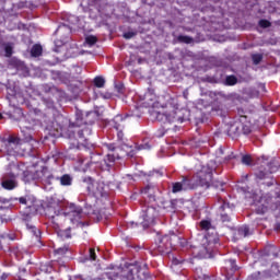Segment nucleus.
<instances>
[{"label":"nucleus","instance_id":"obj_1","mask_svg":"<svg viewBox=\"0 0 280 280\" xmlns=\"http://www.w3.org/2000/svg\"><path fill=\"white\" fill-rule=\"evenodd\" d=\"M19 176H23L24 183H30V180H42V183H47L51 178V173L45 166L35 170L32 167L31 171H25V164H10L7 172L0 178V189H5L7 191H12L19 187Z\"/></svg>","mask_w":280,"mask_h":280},{"label":"nucleus","instance_id":"obj_2","mask_svg":"<svg viewBox=\"0 0 280 280\" xmlns=\"http://www.w3.org/2000/svg\"><path fill=\"white\" fill-rule=\"evenodd\" d=\"M199 228L201 231L212 232L211 234L208 233L202 237L200 246L194 249L192 255L199 259H209L213 257V253L218 250V246H220V238L218 237V234H215V229L211 225V221H200Z\"/></svg>","mask_w":280,"mask_h":280},{"label":"nucleus","instance_id":"obj_3","mask_svg":"<svg viewBox=\"0 0 280 280\" xmlns=\"http://www.w3.org/2000/svg\"><path fill=\"white\" fill-rule=\"evenodd\" d=\"M213 166L206 165L202 166L200 171L196 173L192 179L184 178L183 182H177L173 184V194H178V191H187V189H194L195 187H209L213 182Z\"/></svg>","mask_w":280,"mask_h":280},{"label":"nucleus","instance_id":"obj_4","mask_svg":"<svg viewBox=\"0 0 280 280\" xmlns=\"http://www.w3.org/2000/svg\"><path fill=\"white\" fill-rule=\"evenodd\" d=\"M55 34L63 37V39L55 40V51H58V47H65V45H67V38H69V35L71 34V26H69V24H61L58 26Z\"/></svg>","mask_w":280,"mask_h":280},{"label":"nucleus","instance_id":"obj_5","mask_svg":"<svg viewBox=\"0 0 280 280\" xmlns=\"http://www.w3.org/2000/svg\"><path fill=\"white\" fill-rule=\"evenodd\" d=\"M60 211H62V201L50 198L47 203L46 213L49 218H56V215H60Z\"/></svg>","mask_w":280,"mask_h":280},{"label":"nucleus","instance_id":"obj_6","mask_svg":"<svg viewBox=\"0 0 280 280\" xmlns=\"http://www.w3.org/2000/svg\"><path fill=\"white\" fill-rule=\"evenodd\" d=\"M84 183H86V188L90 194H93L94 196H104V184L94 182L91 177H88Z\"/></svg>","mask_w":280,"mask_h":280},{"label":"nucleus","instance_id":"obj_7","mask_svg":"<svg viewBox=\"0 0 280 280\" xmlns=\"http://www.w3.org/2000/svg\"><path fill=\"white\" fill-rule=\"evenodd\" d=\"M69 209L70 211L67 214V220L73 224H80V220H82V208L71 203Z\"/></svg>","mask_w":280,"mask_h":280},{"label":"nucleus","instance_id":"obj_8","mask_svg":"<svg viewBox=\"0 0 280 280\" xmlns=\"http://www.w3.org/2000/svg\"><path fill=\"white\" fill-rule=\"evenodd\" d=\"M143 214H142V218H143V221H142V226L144 229H148V226L154 224V220L156 219V214L155 213V210L154 208L152 207H148L145 210H143Z\"/></svg>","mask_w":280,"mask_h":280},{"label":"nucleus","instance_id":"obj_9","mask_svg":"<svg viewBox=\"0 0 280 280\" xmlns=\"http://www.w3.org/2000/svg\"><path fill=\"white\" fill-rule=\"evenodd\" d=\"M275 202V199H270V201H267V205H261V206H258V208L256 209V213H258L259 215H264V213H266V211H268V209H271L272 211L275 210H279L280 211V198L279 200Z\"/></svg>","mask_w":280,"mask_h":280},{"label":"nucleus","instance_id":"obj_10","mask_svg":"<svg viewBox=\"0 0 280 280\" xmlns=\"http://www.w3.org/2000/svg\"><path fill=\"white\" fill-rule=\"evenodd\" d=\"M19 143V139L16 138H9L8 141H4V145H5V152L7 154H9L10 156H12V154H14V149L16 148V144Z\"/></svg>","mask_w":280,"mask_h":280},{"label":"nucleus","instance_id":"obj_11","mask_svg":"<svg viewBox=\"0 0 280 280\" xmlns=\"http://www.w3.org/2000/svg\"><path fill=\"white\" fill-rule=\"evenodd\" d=\"M19 200L21 205H25L28 209L36 210V198L26 196L21 197Z\"/></svg>","mask_w":280,"mask_h":280},{"label":"nucleus","instance_id":"obj_12","mask_svg":"<svg viewBox=\"0 0 280 280\" xmlns=\"http://www.w3.org/2000/svg\"><path fill=\"white\" fill-rule=\"evenodd\" d=\"M230 137H237L242 135V122H234L228 130Z\"/></svg>","mask_w":280,"mask_h":280},{"label":"nucleus","instance_id":"obj_13","mask_svg":"<svg viewBox=\"0 0 280 280\" xmlns=\"http://www.w3.org/2000/svg\"><path fill=\"white\" fill-rule=\"evenodd\" d=\"M122 273H109L108 279L110 280H132V273H130L129 276H125L126 271H121Z\"/></svg>","mask_w":280,"mask_h":280},{"label":"nucleus","instance_id":"obj_14","mask_svg":"<svg viewBox=\"0 0 280 280\" xmlns=\"http://www.w3.org/2000/svg\"><path fill=\"white\" fill-rule=\"evenodd\" d=\"M225 268L226 270L230 269V272L225 275L226 279H229V276H231L233 272H235V270H237V265H235L234 259H230L225 261Z\"/></svg>","mask_w":280,"mask_h":280},{"label":"nucleus","instance_id":"obj_15","mask_svg":"<svg viewBox=\"0 0 280 280\" xmlns=\"http://www.w3.org/2000/svg\"><path fill=\"white\" fill-rule=\"evenodd\" d=\"M270 277V273L268 271L265 272H258L256 275H252L247 280H266Z\"/></svg>","mask_w":280,"mask_h":280},{"label":"nucleus","instance_id":"obj_16","mask_svg":"<svg viewBox=\"0 0 280 280\" xmlns=\"http://www.w3.org/2000/svg\"><path fill=\"white\" fill-rule=\"evenodd\" d=\"M43 54V46L42 45H34L31 49V55L33 56V58H38V56H40Z\"/></svg>","mask_w":280,"mask_h":280},{"label":"nucleus","instance_id":"obj_17","mask_svg":"<svg viewBox=\"0 0 280 280\" xmlns=\"http://www.w3.org/2000/svg\"><path fill=\"white\" fill-rule=\"evenodd\" d=\"M59 180H60V185H62L63 187H69L71 183H73V178L70 177V175L68 174L61 176Z\"/></svg>","mask_w":280,"mask_h":280},{"label":"nucleus","instance_id":"obj_18","mask_svg":"<svg viewBox=\"0 0 280 280\" xmlns=\"http://www.w3.org/2000/svg\"><path fill=\"white\" fill-rule=\"evenodd\" d=\"M121 121H124V118L119 115H117L116 117H114V119L112 120V126H114V128L116 130H119L121 128Z\"/></svg>","mask_w":280,"mask_h":280},{"label":"nucleus","instance_id":"obj_19","mask_svg":"<svg viewBox=\"0 0 280 280\" xmlns=\"http://www.w3.org/2000/svg\"><path fill=\"white\" fill-rule=\"evenodd\" d=\"M152 187L147 186L145 188L142 189L141 194L142 196H148L149 200H155L154 196L152 195Z\"/></svg>","mask_w":280,"mask_h":280},{"label":"nucleus","instance_id":"obj_20","mask_svg":"<svg viewBox=\"0 0 280 280\" xmlns=\"http://www.w3.org/2000/svg\"><path fill=\"white\" fill-rule=\"evenodd\" d=\"M237 233H238L240 237H248V235H249L248 226L243 225V226L238 228Z\"/></svg>","mask_w":280,"mask_h":280},{"label":"nucleus","instance_id":"obj_21","mask_svg":"<svg viewBox=\"0 0 280 280\" xmlns=\"http://www.w3.org/2000/svg\"><path fill=\"white\" fill-rule=\"evenodd\" d=\"M177 40H178L179 43H185L186 45H189V44L194 43V39H192L191 37L185 36V35H179V36L177 37Z\"/></svg>","mask_w":280,"mask_h":280},{"label":"nucleus","instance_id":"obj_22","mask_svg":"<svg viewBox=\"0 0 280 280\" xmlns=\"http://www.w3.org/2000/svg\"><path fill=\"white\" fill-rule=\"evenodd\" d=\"M94 84L95 86H97L98 89H103L104 84H106V81L104 80V78L102 77H96L94 79Z\"/></svg>","mask_w":280,"mask_h":280},{"label":"nucleus","instance_id":"obj_23","mask_svg":"<svg viewBox=\"0 0 280 280\" xmlns=\"http://www.w3.org/2000/svg\"><path fill=\"white\" fill-rule=\"evenodd\" d=\"M85 43H88V45L90 47H93V45H95V43H97V37L90 35V36L85 37Z\"/></svg>","mask_w":280,"mask_h":280},{"label":"nucleus","instance_id":"obj_24","mask_svg":"<svg viewBox=\"0 0 280 280\" xmlns=\"http://www.w3.org/2000/svg\"><path fill=\"white\" fill-rule=\"evenodd\" d=\"M13 49L14 47L12 46V44H5L4 51H5L7 58H10V56H12Z\"/></svg>","mask_w":280,"mask_h":280},{"label":"nucleus","instance_id":"obj_25","mask_svg":"<svg viewBox=\"0 0 280 280\" xmlns=\"http://www.w3.org/2000/svg\"><path fill=\"white\" fill-rule=\"evenodd\" d=\"M225 82L229 86H233L237 84V78H235L234 75L226 77Z\"/></svg>","mask_w":280,"mask_h":280},{"label":"nucleus","instance_id":"obj_26","mask_svg":"<svg viewBox=\"0 0 280 280\" xmlns=\"http://www.w3.org/2000/svg\"><path fill=\"white\" fill-rule=\"evenodd\" d=\"M242 163L243 165H253V158L250 155H243Z\"/></svg>","mask_w":280,"mask_h":280},{"label":"nucleus","instance_id":"obj_27","mask_svg":"<svg viewBox=\"0 0 280 280\" xmlns=\"http://www.w3.org/2000/svg\"><path fill=\"white\" fill-rule=\"evenodd\" d=\"M27 228L30 229L31 233H33V235L36 237V240L40 237V230L36 229V226L27 225Z\"/></svg>","mask_w":280,"mask_h":280},{"label":"nucleus","instance_id":"obj_28","mask_svg":"<svg viewBox=\"0 0 280 280\" xmlns=\"http://www.w3.org/2000/svg\"><path fill=\"white\" fill-rule=\"evenodd\" d=\"M262 58L264 57L259 54L253 55V57H252L254 65H259L261 62Z\"/></svg>","mask_w":280,"mask_h":280},{"label":"nucleus","instance_id":"obj_29","mask_svg":"<svg viewBox=\"0 0 280 280\" xmlns=\"http://www.w3.org/2000/svg\"><path fill=\"white\" fill-rule=\"evenodd\" d=\"M78 21H79L78 16H75V15H69L68 16V22H69L70 25H77Z\"/></svg>","mask_w":280,"mask_h":280},{"label":"nucleus","instance_id":"obj_30","mask_svg":"<svg viewBox=\"0 0 280 280\" xmlns=\"http://www.w3.org/2000/svg\"><path fill=\"white\" fill-rule=\"evenodd\" d=\"M84 135H91V130L89 128H85L78 132L80 139H84Z\"/></svg>","mask_w":280,"mask_h":280},{"label":"nucleus","instance_id":"obj_31","mask_svg":"<svg viewBox=\"0 0 280 280\" xmlns=\"http://www.w3.org/2000/svg\"><path fill=\"white\" fill-rule=\"evenodd\" d=\"M220 209H221V211H226V213H229V211H231V205H229L226 201H223Z\"/></svg>","mask_w":280,"mask_h":280},{"label":"nucleus","instance_id":"obj_32","mask_svg":"<svg viewBox=\"0 0 280 280\" xmlns=\"http://www.w3.org/2000/svg\"><path fill=\"white\" fill-rule=\"evenodd\" d=\"M61 237H65L66 240H69L71 237V229H68L66 231L60 232Z\"/></svg>","mask_w":280,"mask_h":280},{"label":"nucleus","instance_id":"obj_33","mask_svg":"<svg viewBox=\"0 0 280 280\" xmlns=\"http://www.w3.org/2000/svg\"><path fill=\"white\" fill-rule=\"evenodd\" d=\"M195 280H217L214 277H209L207 275L197 276Z\"/></svg>","mask_w":280,"mask_h":280},{"label":"nucleus","instance_id":"obj_34","mask_svg":"<svg viewBox=\"0 0 280 280\" xmlns=\"http://www.w3.org/2000/svg\"><path fill=\"white\" fill-rule=\"evenodd\" d=\"M68 250H69V248H67V247H60V248L56 249L55 253H56V255H66Z\"/></svg>","mask_w":280,"mask_h":280},{"label":"nucleus","instance_id":"obj_35","mask_svg":"<svg viewBox=\"0 0 280 280\" xmlns=\"http://www.w3.org/2000/svg\"><path fill=\"white\" fill-rule=\"evenodd\" d=\"M116 159H119V155H115L113 153L107 154V161H109V163H115Z\"/></svg>","mask_w":280,"mask_h":280},{"label":"nucleus","instance_id":"obj_36","mask_svg":"<svg viewBox=\"0 0 280 280\" xmlns=\"http://www.w3.org/2000/svg\"><path fill=\"white\" fill-rule=\"evenodd\" d=\"M89 257L92 261H95V259L97 258V256L95 255V249L90 248Z\"/></svg>","mask_w":280,"mask_h":280},{"label":"nucleus","instance_id":"obj_37","mask_svg":"<svg viewBox=\"0 0 280 280\" xmlns=\"http://www.w3.org/2000/svg\"><path fill=\"white\" fill-rule=\"evenodd\" d=\"M260 27H270V22L268 20H260L259 21Z\"/></svg>","mask_w":280,"mask_h":280},{"label":"nucleus","instance_id":"obj_38","mask_svg":"<svg viewBox=\"0 0 280 280\" xmlns=\"http://www.w3.org/2000/svg\"><path fill=\"white\" fill-rule=\"evenodd\" d=\"M178 264H183V260L182 259H178L176 257H173L172 259V265L173 266H178Z\"/></svg>","mask_w":280,"mask_h":280},{"label":"nucleus","instance_id":"obj_39","mask_svg":"<svg viewBox=\"0 0 280 280\" xmlns=\"http://www.w3.org/2000/svg\"><path fill=\"white\" fill-rule=\"evenodd\" d=\"M137 150H150V145L148 143L141 144L137 148Z\"/></svg>","mask_w":280,"mask_h":280},{"label":"nucleus","instance_id":"obj_40","mask_svg":"<svg viewBox=\"0 0 280 280\" xmlns=\"http://www.w3.org/2000/svg\"><path fill=\"white\" fill-rule=\"evenodd\" d=\"M221 220L223 221V222H229V214H221Z\"/></svg>","mask_w":280,"mask_h":280},{"label":"nucleus","instance_id":"obj_41","mask_svg":"<svg viewBox=\"0 0 280 280\" xmlns=\"http://www.w3.org/2000/svg\"><path fill=\"white\" fill-rule=\"evenodd\" d=\"M54 128L57 130V132H60V130H62V125H57L56 127V122H54Z\"/></svg>","mask_w":280,"mask_h":280},{"label":"nucleus","instance_id":"obj_42","mask_svg":"<svg viewBox=\"0 0 280 280\" xmlns=\"http://www.w3.org/2000/svg\"><path fill=\"white\" fill-rule=\"evenodd\" d=\"M107 149H109L110 152H115V145L114 144H107Z\"/></svg>","mask_w":280,"mask_h":280},{"label":"nucleus","instance_id":"obj_43","mask_svg":"<svg viewBox=\"0 0 280 280\" xmlns=\"http://www.w3.org/2000/svg\"><path fill=\"white\" fill-rule=\"evenodd\" d=\"M124 36H125V38H132V36H135V34H132V33H125Z\"/></svg>","mask_w":280,"mask_h":280},{"label":"nucleus","instance_id":"obj_44","mask_svg":"<svg viewBox=\"0 0 280 280\" xmlns=\"http://www.w3.org/2000/svg\"><path fill=\"white\" fill-rule=\"evenodd\" d=\"M0 202H1V205H5V203H8V199H5V198H0Z\"/></svg>","mask_w":280,"mask_h":280},{"label":"nucleus","instance_id":"obj_45","mask_svg":"<svg viewBox=\"0 0 280 280\" xmlns=\"http://www.w3.org/2000/svg\"><path fill=\"white\" fill-rule=\"evenodd\" d=\"M257 176L258 178H266V174H264L262 172H260Z\"/></svg>","mask_w":280,"mask_h":280},{"label":"nucleus","instance_id":"obj_46","mask_svg":"<svg viewBox=\"0 0 280 280\" xmlns=\"http://www.w3.org/2000/svg\"><path fill=\"white\" fill-rule=\"evenodd\" d=\"M65 118L62 116H59L56 120V124H58V121H62Z\"/></svg>","mask_w":280,"mask_h":280},{"label":"nucleus","instance_id":"obj_47","mask_svg":"<svg viewBox=\"0 0 280 280\" xmlns=\"http://www.w3.org/2000/svg\"><path fill=\"white\" fill-rule=\"evenodd\" d=\"M129 156H135V151H131V152L129 153Z\"/></svg>","mask_w":280,"mask_h":280},{"label":"nucleus","instance_id":"obj_48","mask_svg":"<svg viewBox=\"0 0 280 280\" xmlns=\"http://www.w3.org/2000/svg\"><path fill=\"white\" fill-rule=\"evenodd\" d=\"M177 121H180V124H183V118H177Z\"/></svg>","mask_w":280,"mask_h":280},{"label":"nucleus","instance_id":"obj_49","mask_svg":"<svg viewBox=\"0 0 280 280\" xmlns=\"http://www.w3.org/2000/svg\"><path fill=\"white\" fill-rule=\"evenodd\" d=\"M131 226H137V223L132 222V223H131Z\"/></svg>","mask_w":280,"mask_h":280},{"label":"nucleus","instance_id":"obj_50","mask_svg":"<svg viewBox=\"0 0 280 280\" xmlns=\"http://www.w3.org/2000/svg\"><path fill=\"white\" fill-rule=\"evenodd\" d=\"M118 137H121V131L118 132Z\"/></svg>","mask_w":280,"mask_h":280},{"label":"nucleus","instance_id":"obj_51","mask_svg":"<svg viewBox=\"0 0 280 280\" xmlns=\"http://www.w3.org/2000/svg\"><path fill=\"white\" fill-rule=\"evenodd\" d=\"M261 202H266V199L261 198Z\"/></svg>","mask_w":280,"mask_h":280},{"label":"nucleus","instance_id":"obj_52","mask_svg":"<svg viewBox=\"0 0 280 280\" xmlns=\"http://www.w3.org/2000/svg\"><path fill=\"white\" fill-rule=\"evenodd\" d=\"M270 248H271V250H275V246H271Z\"/></svg>","mask_w":280,"mask_h":280},{"label":"nucleus","instance_id":"obj_53","mask_svg":"<svg viewBox=\"0 0 280 280\" xmlns=\"http://www.w3.org/2000/svg\"><path fill=\"white\" fill-rule=\"evenodd\" d=\"M270 172H271V173L275 172V168H272Z\"/></svg>","mask_w":280,"mask_h":280},{"label":"nucleus","instance_id":"obj_54","mask_svg":"<svg viewBox=\"0 0 280 280\" xmlns=\"http://www.w3.org/2000/svg\"><path fill=\"white\" fill-rule=\"evenodd\" d=\"M3 116L0 114V119L2 118Z\"/></svg>","mask_w":280,"mask_h":280}]
</instances>
